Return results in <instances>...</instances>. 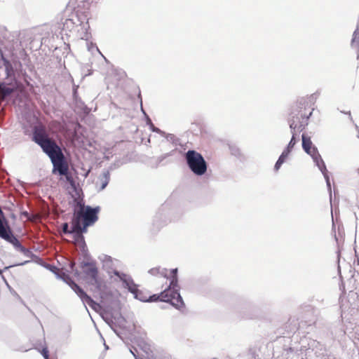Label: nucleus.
I'll return each mask as SVG.
<instances>
[{
    "instance_id": "nucleus-8",
    "label": "nucleus",
    "mask_w": 359,
    "mask_h": 359,
    "mask_svg": "<svg viewBox=\"0 0 359 359\" xmlns=\"http://www.w3.org/2000/svg\"><path fill=\"white\" fill-rule=\"evenodd\" d=\"M296 143V140L294 136L293 135L290 142L288 144L287 147L283 151L281 155L280 156L278 160L277 161L276 165H275V170H278L280 168L281 165L285 162L286 158L287 157L288 154H290L291 149L293 148L294 145Z\"/></svg>"
},
{
    "instance_id": "nucleus-5",
    "label": "nucleus",
    "mask_w": 359,
    "mask_h": 359,
    "mask_svg": "<svg viewBox=\"0 0 359 359\" xmlns=\"http://www.w3.org/2000/svg\"><path fill=\"white\" fill-rule=\"evenodd\" d=\"M152 276H160L166 279L165 289H170L178 292L177 269L168 270L160 266L154 267L149 271Z\"/></svg>"
},
{
    "instance_id": "nucleus-18",
    "label": "nucleus",
    "mask_w": 359,
    "mask_h": 359,
    "mask_svg": "<svg viewBox=\"0 0 359 359\" xmlns=\"http://www.w3.org/2000/svg\"><path fill=\"white\" fill-rule=\"evenodd\" d=\"M3 61H4V65L6 66L7 69H8V67H11V65L8 60L3 58Z\"/></svg>"
},
{
    "instance_id": "nucleus-12",
    "label": "nucleus",
    "mask_w": 359,
    "mask_h": 359,
    "mask_svg": "<svg viewBox=\"0 0 359 359\" xmlns=\"http://www.w3.org/2000/svg\"><path fill=\"white\" fill-rule=\"evenodd\" d=\"M74 292L79 295L83 302L88 304L89 305H91V304L93 303V300L91 297L88 296L80 287H79Z\"/></svg>"
},
{
    "instance_id": "nucleus-1",
    "label": "nucleus",
    "mask_w": 359,
    "mask_h": 359,
    "mask_svg": "<svg viewBox=\"0 0 359 359\" xmlns=\"http://www.w3.org/2000/svg\"><path fill=\"white\" fill-rule=\"evenodd\" d=\"M32 140L50 158L53 165V172L57 171L60 175L67 174L69 166L62 151L56 141L50 137L44 124L39 123L32 128Z\"/></svg>"
},
{
    "instance_id": "nucleus-15",
    "label": "nucleus",
    "mask_w": 359,
    "mask_h": 359,
    "mask_svg": "<svg viewBox=\"0 0 359 359\" xmlns=\"http://www.w3.org/2000/svg\"><path fill=\"white\" fill-rule=\"evenodd\" d=\"M109 174H105L103 179L102 180L101 189H104L109 183Z\"/></svg>"
},
{
    "instance_id": "nucleus-4",
    "label": "nucleus",
    "mask_w": 359,
    "mask_h": 359,
    "mask_svg": "<svg viewBox=\"0 0 359 359\" xmlns=\"http://www.w3.org/2000/svg\"><path fill=\"white\" fill-rule=\"evenodd\" d=\"M83 278L90 285H94L99 291L106 288L104 281L99 276V271L94 262H84L81 264Z\"/></svg>"
},
{
    "instance_id": "nucleus-9",
    "label": "nucleus",
    "mask_w": 359,
    "mask_h": 359,
    "mask_svg": "<svg viewBox=\"0 0 359 359\" xmlns=\"http://www.w3.org/2000/svg\"><path fill=\"white\" fill-rule=\"evenodd\" d=\"M15 90V88L6 83L0 84V102H3L7 97L11 95Z\"/></svg>"
},
{
    "instance_id": "nucleus-3",
    "label": "nucleus",
    "mask_w": 359,
    "mask_h": 359,
    "mask_svg": "<svg viewBox=\"0 0 359 359\" xmlns=\"http://www.w3.org/2000/svg\"><path fill=\"white\" fill-rule=\"evenodd\" d=\"M136 299L142 302H164L172 304L177 309L184 306V303L179 292L164 289L160 294H151L147 290H137L134 295Z\"/></svg>"
},
{
    "instance_id": "nucleus-11",
    "label": "nucleus",
    "mask_w": 359,
    "mask_h": 359,
    "mask_svg": "<svg viewBox=\"0 0 359 359\" xmlns=\"http://www.w3.org/2000/svg\"><path fill=\"white\" fill-rule=\"evenodd\" d=\"M351 46L356 50L357 57H359V22H358L357 27L353 32V38L351 40Z\"/></svg>"
},
{
    "instance_id": "nucleus-13",
    "label": "nucleus",
    "mask_w": 359,
    "mask_h": 359,
    "mask_svg": "<svg viewBox=\"0 0 359 359\" xmlns=\"http://www.w3.org/2000/svg\"><path fill=\"white\" fill-rule=\"evenodd\" d=\"M62 231L64 233H74V237L76 242H81L80 238H78V236L76 234V232L73 231V226H72V229H69V225L67 223H64L62 225Z\"/></svg>"
},
{
    "instance_id": "nucleus-14",
    "label": "nucleus",
    "mask_w": 359,
    "mask_h": 359,
    "mask_svg": "<svg viewBox=\"0 0 359 359\" xmlns=\"http://www.w3.org/2000/svg\"><path fill=\"white\" fill-rule=\"evenodd\" d=\"M316 163L323 174L324 177L328 180V175H327V170L326 169V167L323 161L319 162L318 160V158L316 156Z\"/></svg>"
},
{
    "instance_id": "nucleus-16",
    "label": "nucleus",
    "mask_w": 359,
    "mask_h": 359,
    "mask_svg": "<svg viewBox=\"0 0 359 359\" xmlns=\"http://www.w3.org/2000/svg\"><path fill=\"white\" fill-rule=\"evenodd\" d=\"M67 283L69 284V285L71 287V288L75 291L79 286L76 283H74L73 280H69Z\"/></svg>"
},
{
    "instance_id": "nucleus-6",
    "label": "nucleus",
    "mask_w": 359,
    "mask_h": 359,
    "mask_svg": "<svg viewBox=\"0 0 359 359\" xmlns=\"http://www.w3.org/2000/svg\"><path fill=\"white\" fill-rule=\"evenodd\" d=\"M186 161L191 170L197 175H203L207 171V163L203 156L194 151L189 150L186 153Z\"/></svg>"
},
{
    "instance_id": "nucleus-2",
    "label": "nucleus",
    "mask_w": 359,
    "mask_h": 359,
    "mask_svg": "<svg viewBox=\"0 0 359 359\" xmlns=\"http://www.w3.org/2000/svg\"><path fill=\"white\" fill-rule=\"evenodd\" d=\"M79 210H76L72 219L73 231L81 241H83V233L87 231V228L93 225L98 219L97 213L100 207L91 208L85 206L81 201L77 203Z\"/></svg>"
},
{
    "instance_id": "nucleus-10",
    "label": "nucleus",
    "mask_w": 359,
    "mask_h": 359,
    "mask_svg": "<svg viewBox=\"0 0 359 359\" xmlns=\"http://www.w3.org/2000/svg\"><path fill=\"white\" fill-rule=\"evenodd\" d=\"M312 142L310 137H307L304 134L302 135V147L304 151L312 157L314 156V149L311 147Z\"/></svg>"
},
{
    "instance_id": "nucleus-7",
    "label": "nucleus",
    "mask_w": 359,
    "mask_h": 359,
    "mask_svg": "<svg viewBox=\"0 0 359 359\" xmlns=\"http://www.w3.org/2000/svg\"><path fill=\"white\" fill-rule=\"evenodd\" d=\"M114 274L124 284V287L127 288L134 295L137 292L138 285H136L133 280L127 274L120 273L118 271H114Z\"/></svg>"
},
{
    "instance_id": "nucleus-17",
    "label": "nucleus",
    "mask_w": 359,
    "mask_h": 359,
    "mask_svg": "<svg viewBox=\"0 0 359 359\" xmlns=\"http://www.w3.org/2000/svg\"><path fill=\"white\" fill-rule=\"evenodd\" d=\"M41 353L45 359H49L48 350L47 349V348H43L41 350Z\"/></svg>"
},
{
    "instance_id": "nucleus-19",
    "label": "nucleus",
    "mask_w": 359,
    "mask_h": 359,
    "mask_svg": "<svg viewBox=\"0 0 359 359\" xmlns=\"http://www.w3.org/2000/svg\"><path fill=\"white\" fill-rule=\"evenodd\" d=\"M290 126L291 128L295 129L297 128V124L294 123V121H290Z\"/></svg>"
}]
</instances>
